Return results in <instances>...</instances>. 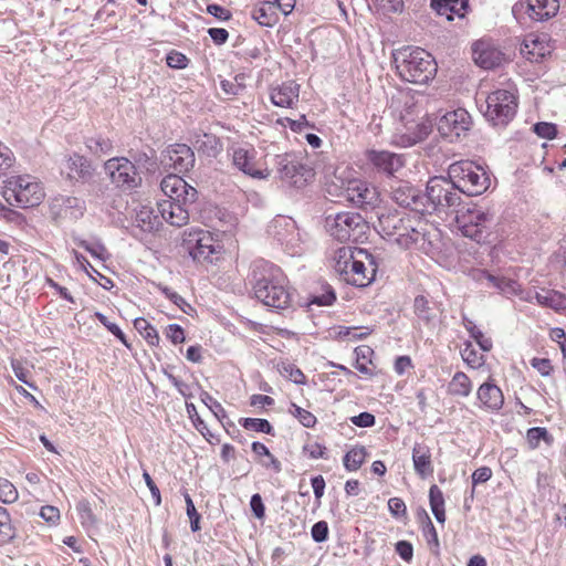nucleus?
<instances>
[{
  "label": "nucleus",
  "mask_w": 566,
  "mask_h": 566,
  "mask_svg": "<svg viewBox=\"0 0 566 566\" xmlns=\"http://www.w3.org/2000/svg\"><path fill=\"white\" fill-rule=\"evenodd\" d=\"M252 285L255 297L264 305L283 310L291 304L287 277L275 264L259 260L252 266Z\"/></svg>",
  "instance_id": "f257e3e1"
},
{
  "label": "nucleus",
  "mask_w": 566,
  "mask_h": 566,
  "mask_svg": "<svg viewBox=\"0 0 566 566\" xmlns=\"http://www.w3.org/2000/svg\"><path fill=\"white\" fill-rule=\"evenodd\" d=\"M333 266L347 284L364 287L374 281L378 264L367 250L343 247L336 250Z\"/></svg>",
  "instance_id": "f03ea898"
},
{
  "label": "nucleus",
  "mask_w": 566,
  "mask_h": 566,
  "mask_svg": "<svg viewBox=\"0 0 566 566\" xmlns=\"http://www.w3.org/2000/svg\"><path fill=\"white\" fill-rule=\"evenodd\" d=\"M427 223L420 212L388 213L379 217V229L384 237L403 250L423 244Z\"/></svg>",
  "instance_id": "7ed1b4c3"
},
{
  "label": "nucleus",
  "mask_w": 566,
  "mask_h": 566,
  "mask_svg": "<svg viewBox=\"0 0 566 566\" xmlns=\"http://www.w3.org/2000/svg\"><path fill=\"white\" fill-rule=\"evenodd\" d=\"M399 76L413 84H427L437 73L432 55L421 48H403L394 54Z\"/></svg>",
  "instance_id": "20e7f679"
},
{
  "label": "nucleus",
  "mask_w": 566,
  "mask_h": 566,
  "mask_svg": "<svg viewBox=\"0 0 566 566\" xmlns=\"http://www.w3.org/2000/svg\"><path fill=\"white\" fill-rule=\"evenodd\" d=\"M400 102H403L405 111L400 113L402 128H397L391 136L390 143L399 147H411L426 139L432 130V123L421 118L416 120L412 115L416 113L413 98L408 94H401Z\"/></svg>",
  "instance_id": "39448f33"
},
{
  "label": "nucleus",
  "mask_w": 566,
  "mask_h": 566,
  "mask_svg": "<svg viewBox=\"0 0 566 566\" xmlns=\"http://www.w3.org/2000/svg\"><path fill=\"white\" fill-rule=\"evenodd\" d=\"M2 196L9 205L27 209L41 203L44 190L35 177L11 176L4 181Z\"/></svg>",
  "instance_id": "423d86ee"
},
{
  "label": "nucleus",
  "mask_w": 566,
  "mask_h": 566,
  "mask_svg": "<svg viewBox=\"0 0 566 566\" xmlns=\"http://www.w3.org/2000/svg\"><path fill=\"white\" fill-rule=\"evenodd\" d=\"M448 176L455 187L468 196H479L485 192L491 184L485 169L470 160H461L450 165Z\"/></svg>",
  "instance_id": "0eeeda50"
},
{
  "label": "nucleus",
  "mask_w": 566,
  "mask_h": 566,
  "mask_svg": "<svg viewBox=\"0 0 566 566\" xmlns=\"http://www.w3.org/2000/svg\"><path fill=\"white\" fill-rule=\"evenodd\" d=\"M455 221L461 233L478 243L485 242L495 226L494 213L476 205L461 211Z\"/></svg>",
  "instance_id": "6e6552de"
},
{
  "label": "nucleus",
  "mask_w": 566,
  "mask_h": 566,
  "mask_svg": "<svg viewBox=\"0 0 566 566\" xmlns=\"http://www.w3.org/2000/svg\"><path fill=\"white\" fill-rule=\"evenodd\" d=\"M517 98L509 90H496L490 93L480 105L488 122L493 126H505L516 114Z\"/></svg>",
  "instance_id": "1a4fd4ad"
},
{
  "label": "nucleus",
  "mask_w": 566,
  "mask_h": 566,
  "mask_svg": "<svg viewBox=\"0 0 566 566\" xmlns=\"http://www.w3.org/2000/svg\"><path fill=\"white\" fill-rule=\"evenodd\" d=\"M325 229L340 242L359 240L367 229L364 218L357 212L343 211L325 217Z\"/></svg>",
  "instance_id": "9d476101"
},
{
  "label": "nucleus",
  "mask_w": 566,
  "mask_h": 566,
  "mask_svg": "<svg viewBox=\"0 0 566 566\" xmlns=\"http://www.w3.org/2000/svg\"><path fill=\"white\" fill-rule=\"evenodd\" d=\"M182 248L193 261L211 262V256L219 252L220 244L209 231L191 229L184 233Z\"/></svg>",
  "instance_id": "9b49d317"
},
{
  "label": "nucleus",
  "mask_w": 566,
  "mask_h": 566,
  "mask_svg": "<svg viewBox=\"0 0 566 566\" xmlns=\"http://www.w3.org/2000/svg\"><path fill=\"white\" fill-rule=\"evenodd\" d=\"M426 198L434 210L453 208L461 202V191L450 178L433 177L428 181Z\"/></svg>",
  "instance_id": "f8f14e48"
},
{
  "label": "nucleus",
  "mask_w": 566,
  "mask_h": 566,
  "mask_svg": "<svg viewBox=\"0 0 566 566\" xmlns=\"http://www.w3.org/2000/svg\"><path fill=\"white\" fill-rule=\"evenodd\" d=\"M276 171L283 184L297 189L305 187L314 177L310 167L287 154L276 157Z\"/></svg>",
  "instance_id": "ddd939ff"
},
{
  "label": "nucleus",
  "mask_w": 566,
  "mask_h": 566,
  "mask_svg": "<svg viewBox=\"0 0 566 566\" xmlns=\"http://www.w3.org/2000/svg\"><path fill=\"white\" fill-rule=\"evenodd\" d=\"M104 170L118 188L134 189L142 184L136 166L125 157H113L106 160Z\"/></svg>",
  "instance_id": "4468645a"
},
{
  "label": "nucleus",
  "mask_w": 566,
  "mask_h": 566,
  "mask_svg": "<svg viewBox=\"0 0 566 566\" xmlns=\"http://www.w3.org/2000/svg\"><path fill=\"white\" fill-rule=\"evenodd\" d=\"M345 199L361 209H373L380 201L377 188L360 179L347 180Z\"/></svg>",
  "instance_id": "2eb2a0df"
},
{
  "label": "nucleus",
  "mask_w": 566,
  "mask_h": 566,
  "mask_svg": "<svg viewBox=\"0 0 566 566\" xmlns=\"http://www.w3.org/2000/svg\"><path fill=\"white\" fill-rule=\"evenodd\" d=\"M472 119L464 108H458L444 114L438 122L439 133L450 140L459 138L470 130Z\"/></svg>",
  "instance_id": "dca6fc26"
},
{
  "label": "nucleus",
  "mask_w": 566,
  "mask_h": 566,
  "mask_svg": "<svg viewBox=\"0 0 566 566\" xmlns=\"http://www.w3.org/2000/svg\"><path fill=\"white\" fill-rule=\"evenodd\" d=\"M472 56L480 67L492 70L506 62V56L502 50L492 41L481 39L472 45Z\"/></svg>",
  "instance_id": "f3484780"
},
{
  "label": "nucleus",
  "mask_w": 566,
  "mask_h": 566,
  "mask_svg": "<svg viewBox=\"0 0 566 566\" xmlns=\"http://www.w3.org/2000/svg\"><path fill=\"white\" fill-rule=\"evenodd\" d=\"M163 165L175 171L184 174L189 171L195 165V154L186 144L170 145L163 154Z\"/></svg>",
  "instance_id": "a211bd4d"
},
{
  "label": "nucleus",
  "mask_w": 566,
  "mask_h": 566,
  "mask_svg": "<svg viewBox=\"0 0 566 566\" xmlns=\"http://www.w3.org/2000/svg\"><path fill=\"white\" fill-rule=\"evenodd\" d=\"M160 188L168 197L167 200L190 205L197 199V190L177 174H170L163 178Z\"/></svg>",
  "instance_id": "6ab92c4d"
},
{
  "label": "nucleus",
  "mask_w": 566,
  "mask_h": 566,
  "mask_svg": "<svg viewBox=\"0 0 566 566\" xmlns=\"http://www.w3.org/2000/svg\"><path fill=\"white\" fill-rule=\"evenodd\" d=\"M525 9L532 20L545 21L556 15L559 9V2L558 0H527L526 3H515L512 12L517 17Z\"/></svg>",
  "instance_id": "aec40b11"
},
{
  "label": "nucleus",
  "mask_w": 566,
  "mask_h": 566,
  "mask_svg": "<svg viewBox=\"0 0 566 566\" xmlns=\"http://www.w3.org/2000/svg\"><path fill=\"white\" fill-rule=\"evenodd\" d=\"M391 199L403 208H410L411 212L422 211L424 196L421 191L406 181H397L391 186Z\"/></svg>",
  "instance_id": "412c9836"
},
{
  "label": "nucleus",
  "mask_w": 566,
  "mask_h": 566,
  "mask_svg": "<svg viewBox=\"0 0 566 566\" xmlns=\"http://www.w3.org/2000/svg\"><path fill=\"white\" fill-rule=\"evenodd\" d=\"M54 219H78L84 214L85 202L72 196L55 197L50 203Z\"/></svg>",
  "instance_id": "4be33fe9"
},
{
  "label": "nucleus",
  "mask_w": 566,
  "mask_h": 566,
  "mask_svg": "<svg viewBox=\"0 0 566 566\" xmlns=\"http://www.w3.org/2000/svg\"><path fill=\"white\" fill-rule=\"evenodd\" d=\"M232 164L252 178L265 179L269 177L268 169L258 166L254 149L234 148L232 151Z\"/></svg>",
  "instance_id": "5701e85b"
},
{
  "label": "nucleus",
  "mask_w": 566,
  "mask_h": 566,
  "mask_svg": "<svg viewBox=\"0 0 566 566\" xmlns=\"http://www.w3.org/2000/svg\"><path fill=\"white\" fill-rule=\"evenodd\" d=\"M62 172L71 180H90L93 177L91 163L82 155L76 153L67 156L62 164Z\"/></svg>",
  "instance_id": "b1692460"
},
{
  "label": "nucleus",
  "mask_w": 566,
  "mask_h": 566,
  "mask_svg": "<svg viewBox=\"0 0 566 566\" xmlns=\"http://www.w3.org/2000/svg\"><path fill=\"white\" fill-rule=\"evenodd\" d=\"M188 205L174 200H163L157 205V212L163 220L174 227H182L189 221Z\"/></svg>",
  "instance_id": "393cba45"
},
{
  "label": "nucleus",
  "mask_w": 566,
  "mask_h": 566,
  "mask_svg": "<svg viewBox=\"0 0 566 566\" xmlns=\"http://www.w3.org/2000/svg\"><path fill=\"white\" fill-rule=\"evenodd\" d=\"M480 407L486 411L496 412L504 405V395L500 387L492 381L483 382L476 391Z\"/></svg>",
  "instance_id": "a878e982"
},
{
  "label": "nucleus",
  "mask_w": 566,
  "mask_h": 566,
  "mask_svg": "<svg viewBox=\"0 0 566 566\" xmlns=\"http://www.w3.org/2000/svg\"><path fill=\"white\" fill-rule=\"evenodd\" d=\"M366 157L378 170L388 175H394L405 165L401 155L387 150H368Z\"/></svg>",
  "instance_id": "bb28decb"
},
{
  "label": "nucleus",
  "mask_w": 566,
  "mask_h": 566,
  "mask_svg": "<svg viewBox=\"0 0 566 566\" xmlns=\"http://www.w3.org/2000/svg\"><path fill=\"white\" fill-rule=\"evenodd\" d=\"M520 52L528 61L538 62L551 53V48L544 35L530 33L525 35Z\"/></svg>",
  "instance_id": "cd10ccee"
},
{
  "label": "nucleus",
  "mask_w": 566,
  "mask_h": 566,
  "mask_svg": "<svg viewBox=\"0 0 566 566\" xmlns=\"http://www.w3.org/2000/svg\"><path fill=\"white\" fill-rule=\"evenodd\" d=\"M300 85L294 81H287L270 91V99L277 107H292L298 102Z\"/></svg>",
  "instance_id": "c85d7f7f"
},
{
  "label": "nucleus",
  "mask_w": 566,
  "mask_h": 566,
  "mask_svg": "<svg viewBox=\"0 0 566 566\" xmlns=\"http://www.w3.org/2000/svg\"><path fill=\"white\" fill-rule=\"evenodd\" d=\"M412 463L415 472L421 479L432 475L434 467L430 448L423 443H416L412 448Z\"/></svg>",
  "instance_id": "c756f323"
},
{
  "label": "nucleus",
  "mask_w": 566,
  "mask_h": 566,
  "mask_svg": "<svg viewBox=\"0 0 566 566\" xmlns=\"http://www.w3.org/2000/svg\"><path fill=\"white\" fill-rule=\"evenodd\" d=\"M430 7L448 21L454 17L463 18L468 12L469 0H431Z\"/></svg>",
  "instance_id": "7c9ffc66"
},
{
  "label": "nucleus",
  "mask_w": 566,
  "mask_h": 566,
  "mask_svg": "<svg viewBox=\"0 0 566 566\" xmlns=\"http://www.w3.org/2000/svg\"><path fill=\"white\" fill-rule=\"evenodd\" d=\"M251 17L260 25L268 28L274 27L280 20L276 7L270 0L256 4L251 11Z\"/></svg>",
  "instance_id": "2f4dec72"
},
{
  "label": "nucleus",
  "mask_w": 566,
  "mask_h": 566,
  "mask_svg": "<svg viewBox=\"0 0 566 566\" xmlns=\"http://www.w3.org/2000/svg\"><path fill=\"white\" fill-rule=\"evenodd\" d=\"M533 302L542 306L560 311L566 308V296L560 292L547 290L543 292H533Z\"/></svg>",
  "instance_id": "473e14b6"
},
{
  "label": "nucleus",
  "mask_w": 566,
  "mask_h": 566,
  "mask_svg": "<svg viewBox=\"0 0 566 566\" xmlns=\"http://www.w3.org/2000/svg\"><path fill=\"white\" fill-rule=\"evenodd\" d=\"M84 144L87 151L95 157L109 155L114 148L113 142L108 137L102 135L86 137Z\"/></svg>",
  "instance_id": "72a5a7b5"
},
{
  "label": "nucleus",
  "mask_w": 566,
  "mask_h": 566,
  "mask_svg": "<svg viewBox=\"0 0 566 566\" xmlns=\"http://www.w3.org/2000/svg\"><path fill=\"white\" fill-rule=\"evenodd\" d=\"M196 146L199 151L209 157H217L223 149L221 140L216 135L207 133L198 136Z\"/></svg>",
  "instance_id": "f704fd0d"
},
{
  "label": "nucleus",
  "mask_w": 566,
  "mask_h": 566,
  "mask_svg": "<svg viewBox=\"0 0 566 566\" xmlns=\"http://www.w3.org/2000/svg\"><path fill=\"white\" fill-rule=\"evenodd\" d=\"M429 503L430 509L439 523L446 522V511H444V496L440 488L436 484L431 485L429 489Z\"/></svg>",
  "instance_id": "c9c22d12"
},
{
  "label": "nucleus",
  "mask_w": 566,
  "mask_h": 566,
  "mask_svg": "<svg viewBox=\"0 0 566 566\" xmlns=\"http://www.w3.org/2000/svg\"><path fill=\"white\" fill-rule=\"evenodd\" d=\"M462 325L483 352H490L492 349V339L490 337H485L475 323L464 314L462 315Z\"/></svg>",
  "instance_id": "e433bc0d"
},
{
  "label": "nucleus",
  "mask_w": 566,
  "mask_h": 566,
  "mask_svg": "<svg viewBox=\"0 0 566 566\" xmlns=\"http://www.w3.org/2000/svg\"><path fill=\"white\" fill-rule=\"evenodd\" d=\"M367 457L366 448L363 446H355L343 458L344 467L347 471L354 472L359 470Z\"/></svg>",
  "instance_id": "4c0bfd02"
},
{
  "label": "nucleus",
  "mask_w": 566,
  "mask_h": 566,
  "mask_svg": "<svg viewBox=\"0 0 566 566\" xmlns=\"http://www.w3.org/2000/svg\"><path fill=\"white\" fill-rule=\"evenodd\" d=\"M367 4L370 10L382 15L403 10V0H367Z\"/></svg>",
  "instance_id": "58836bf2"
},
{
  "label": "nucleus",
  "mask_w": 566,
  "mask_h": 566,
  "mask_svg": "<svg viewBox=\"0 0 566 566\" xmlns=\"http://www.w3.org/2000/svg\"><path fill=\"white\" fill-rule=\"evenodd\" d=\"M471 391L470 378L462 371L455 373L449 382V392L453 396L468 397Z\"/></svg>",
  "instance_id": "ea45409f"
},
{
  "label": "nucleus",
  "mask_w": 566,
  "mask_h": 566,
  "mask_svg": "<svg viewBox=\"0 0 566 566\" xmlns=\"http://www.w3.org/2000/svg\"><path fill=\"white\" fill-rule=\"evenodd\" d=\"M356 354V363L355 368L367 376H373V370L368 367V364L371 363V355L374 354V350L369 346H358L355 349Z\"/></svg>",
  "instance_id": "a19ab883"
},
{
  "label": "nucleus",
  "mask_w": 566,
  "mask_h": 566,
  "mask_svg": "<svg viewBox=\"0 0 566 566\" xmlns=\"http://www.w3.org/2000/svg\"><path fill=\"white\" fill-rule=\"evenodd\" d=\"M134 326L150 346H157L159 344L160 338L157 329L146 318H136Z\"/></svg>",
  "instance_id": "79ce46f5"
},
{
  "label": "nucleus",
  "mask_w": 566,
  "mask_h": 566,
  "mask_svg": "<svg viewBox=\"0 0 566 566\" xmlns=\"http://www.w3.org/2000/svg\"><path fill=\"white\" fill-rule=\"evenodd\" d=\"M154 211L147 207H143L136 216V222L144 231H151L160 224L158 216H153Z\"/></svg>",
  "instance_id": "37998d69"
},
{
  "label": "nucleus",
  "mask_w": 566,
  "mask_h": 566,
  "mask_svg": "<svg viewBox=\"0 0 566 566\" xmlns=\"http://www.w3.org/2000/svg\"><path fill=\"white\" fill-rule=\"evenodd\" d=\"M287 411L305 428H314L317 422L316 417L311 411L303 409L294 402L290 405Z\"/></svg>",
  "instance_id": "c03bdc74"
},
{
  "label": "nucleus",
  "mask_w": 566,
  "mask_h": 566,
  "mask_svg": "<svg viewBox=\"0 0 566 566\" xmlns=\"http://www.w3.org/2000/svg\"><path fill=\"white\" fill-rule=\"evenodd\" d=\"M14 537V528L7 509L0 506V544H7Z\"/></svg>",
  "instance_id": "a18cd8bd"
},
{
  "label": "nucleus",
  "mask_w": 566,
  "mask_h": 566,
  "mask_svg": "<svg viewBox=\"0 0 566 566\" xmlns=\"http://www.w3.org/2000/svg\"><path fill=\"white\" fill-rule=\"evenodd\" d=\"M11 367L15 375V377L29 386L32 389H36L35 385L29 380L30 369H29V363L27 360H20L12 358L11 359Z\"/></svg>",
  "instance_id": "49530a36"
},
{
  "label": "nucleus",
  "mask_w": 566,
  "mask_h": 566,
  "mask_svg": "<svg viewBox=\"0 0 566 566\" xmlns=\"http://www.w3.org/2000/svg\"><path fill=\"white\" fill-rule=\"evenodd\" d=\"M76 511L81 521V524L86 527H94L96 525V518L93 514L88 501L82 500L76 505Z\"/></svg>",
  "instance_id": "de8ad7c7"
},
{
  "label": "nucleus",
  "mask_w": 566,
  "mask_h": 566,
  "mask_svg": "<svg viewBox=\"0 0 566 566\" xmlns=\"http://www.w3.org/2000/svg\"><path fill=\"white\" fill-rule=\"evenodd\" d=\"M281 375L287 377L291 381L297 385L306 382V377L303 371L293 364L282 363L279 365Z\"/></svg>",
  "instance_id": "09e8293b"
},
{
  "label": "nucleus",
  "mask_w": 566,
  "mask_h": 566,
  "mask_svg": "<svg viewBox=\"0 0 566 566\" xmlns=\"http://www.w3.org/2000/svg\"><path fill=\"white\" fill-rule=\"evenodd\" d=\"M526 440L531 449H536L539 446L541 440L549 443L552 438L546 428L534 427L527 430Z\"/></svg>",
  "instance_id": "8fccbe9b"
},
{
  "label": "nucleus",
  "mask_w": 566,
  "mask_h": 566,
  "mask_svg": "<svg viewBox=\"0 0 566 566\" xmlns=\"http://www.w3.org/2000/svg\"><path fill=\"white\" fill-rule=\"evenodd\" d=\"M502 294L506 296H518L522 301L533 303V291H524L518 282L512 279L506 283Z\"/></svg>",
  "instance_id": "3c124183"
},
{
  "label": "nucleus",
  "mask_w": 566,
  "mask_h": 566,
  "mask_svg": "<svg viewBox=\"0 0 566 566\" xmlns=\"http://www.w3.org/2000/svg\"><path fill=\"white\" fill-rule=\"evenodd\" d=\"M18 497L17 488L9 480L0 478V501L9 504L15 502Z\"/></svg>",
  "instance_id": "603ef678"
},
{
  "label": "nucleus",
  "mask_w": 566,
  "mask_h": 566,
  "mask_svg": "<svg viewBox=\"0 0 566 566\" xmlns=\"http://www.w3.org/2000/svg\"><path fill=\"white\" fill-rule=\"evenodd\" d=\"M461 356L462 359L472 368H478L483 364V356L476 353L471 342L464 343Z\"/></svg>",
  "instance_id": "864d4df0"
},
{
  "label": "nucleus",
  "mask_w": 566,
  "mask_h": 566,
  "mask_svg": "<svg viewBox=\"0 0 566 566\" xmlns=\"http://www.w3.org/2000/svg\"><path fill=\"white\" fill-rule=\"evenodd\" d=\"M78 245L85 249L93 258L105 261L109 258V254L105 245L101 242H87L85 240L78 241Z\"/></svg>",
  "instance_id": "5fc2aeb1"
},
{
  "label": "nucleus",
  "mask_w": 566,
  "mask_h": 566,
  "mask_svg": "<svg viewBox=\"0 0 566 566\" xmlns=\"http://www.w3.org/2000/svg\"><path fill=\"white\" fill-rule=\"evenodd\" d=\"M242 426L247 430H253L256 432H263L271 434L273 431L272 426L266 419H259V418H244L242 421Z\"/></svg>",
  "instance_id": "6e6d98bb"
},
{
  "label": "nucleus",
  "mask_w": 566,
  "mask_h": 566,
  "mask_svg": "<svg viewBox=\"0 0 566 566\" xmlns=\"http://www.w3.org/2000/svg\"><path fill=\"white\" fill-rule=\"evenodd\" d=\"M423 515L426 518V525L423 526V530H422L423 536L426 537L427 543L429 545L434 546V548H436L434 554H438L440 544H439L437 530L426 511H423Z\"/></svg>",
  "instance_id": "4d7b16f0"
},
{
  "label": "nucleus",
  "mask_w": 566,
  "mask_h": 566,
  "mask_svg": "<svg viewBox=\"0 0 566 566\" xmlns=\"http://www.w3.org/2000/svg\"><path fill=\"white\" fill-rule=\"evenodd\" d=\"M346 182L343 178L334 176L325 184L326 192L334 198H345Z\"/></svg>",
  "instance_id": "13d9d810"
},
{
  "label": "nucleus",
  "mask_w": 566,
  "mask_h": 566,
  "mask_svg": "<svg viewBox=\"0 0 566 566\" xmlns=\"http://www.w3.org/2000/svg\"><path fill=\"white\" fill-rule=\"evenodd\" d=\"M413 306H415V313L417 314V316L420 319L429 323L433 318L432 311L429 307V302L424 296H422V295L417 296L415 298Z\"/></svg>",
  "instance_id": "bf43d9fd"
},
{
  "label": "nucleus",
  "mask_w": 566,
  "mask_h": 566,
  "mask_svg": "<svg viewBox=\"0 0 566 566\" xmlns=\"http://www.w3.org/2000/svg\"><path fill=\"white\" fill-rule=\"evenodd\" d=\"M163 294L170 300L176 306H178L184 313L190 314L193 308L191 305L177 292L172 291L171 289L164 286L160 287Z\"/></svg>",
  "instance_id": "052dcab7"
},
{
  "label": "nucleus",
  "mask_w": 566,
  "mask_h": 566,
  "mask_svg": "<svg viewBox=\"0 0 566 566\" xmlns=\"http://www.w3.org/2000/svg\"><path fill=\"white\" fill-rule=\"evenodd\" d=\"M185 502L187 515L190 520V528L192 532H198L200 530V514L197 512L193 501L187 492L185 493Z\"/></svg>",
  "instance_id": "680f3d73"
},
{
  "label": "nucleus",
  "mask_w": 566,
  "mask_h": 566,
  "mask_svg": "<svg viewBox=\"0 0 566 566\" xmlns=\"http://www.w3.org/2000/svg\"><path fill=\"white\" fill-rule=\"evenodd\" d=\"M201 401L213 412V415L222 421V419L227 418V412L224 408L221 406L219 401H217L208 392H202Z\"/></svg>",
  "instance_id": "e2e57ef3"
},
{
  "label": "nucleus",
  "mask_w": 566,
  "mask_h": 566,
  "mask_svg": "<svg viewBox=\"0 0 566 566\" xmlns=\"http://www.w3.org/2000/svg\"><path fill=\"white\" fill-rule=\"evenodd\" d=\"M166 62L169 67L181 70L187 67L189 60L181 52L171 51L167 54Z\"/></svg>",
  "instance_id": "0e129e2a"
},
{
  "label": "nucleus",
  "mask_w": 566,
  "mask_h": 566,
  "mask_svg": "<svg viewBox=\"0 0 566 566\" xmlns=\"http://www.w3.org/2000/svg\"><path fill=\"white\" fill-rule=\"evenodd\" d=\"M534 132L542 138L553 139L557 134L555 124L541 122L534 125Z\"/></svg>",
  "instance_id": "69168bd1"
},
{
  "label": "nucleus",
  "mask_w": 566,
  "mask_h": 566,
  "mask_svg": "<svg viewBox=\"0 0 566 566\" xmlns=\"http://www.w3.org/2000/svg\"><path fill=\"white\" fill-rule=\"evenodd\" d=\"M336 300L335 292L331 286H327V289L324 291L321 295H313L310 300V304H316L318 306H327L332 305L334 301Z\"/></svg>",
  "instance_id": "338daca9"
},
{
  "label": "nucleus",
  "mask_w": 566,
  "mask_h": 566,
  "mask_svg": "<svg viewBox=\"0 0 566 566\" xmlns=\"http://www.w3.org/2000/svg\"><path fill=\"white\" fill-rule=\"evenodd\" d=\"M312 538L316 543H323L328 538V524L325 521H319L312 526Z\"/></svg>",
  "instance_id": "774afa93"
}]
</instances>
